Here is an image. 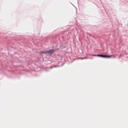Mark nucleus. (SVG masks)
Here are the masks:
<instances>
[{"instance_id":"f257e3e1","label":"nucleus","mask_w":128,"mask_h":128,"mask_svg":"<svg viewBox=\"0 0 128 128\" xmlns=\"http://www.w3.org/2000/svg\"><path fill=\"white\" fill-rule=\"evenodd\" d=\"M55 51L54 50H50L48 51H46V53L50 54H52Z\"/></svg>"},{"instance_id":"f03ea898","label":"nucleus","mask_w":128,"mask_h":128,"mask_svg":"<svg viewBox=\"0 0 128 128\" xmlns=\"http://www.w3.org/2000/svg\"><path fill=\"white\" fill-rule=\"evenodd\" d=\"M96 56H100L101 57L104 58H105V55H104L102 54H98L96 55Z\"/></svg>"},{"instance_id":"7ed1b4c3","label":"nucleus","mask_w":128,"mask_h":128,"mask_svg":"<svg viewBox=\"0 0 128 128\" xmlns=\"http://www.w3.org/2000/svg\"><path fill=\"white\" fill-rule=\"evenodd\" d=\"M105 57L110 58L112 56L105 55Z\"/></svg>"},{"instance_id":"20e7f679","label":"nucleus","mask_w":128,"mask_h":128,"mask_svg":"<svg viewBox=\"0 0 128 128\" xmlns=\"http://www.w3.org/2000/svg\"><path fill=\"white\" fill-rule=\"evenodd\" d=\"M46 51L45 52H40V54H41L42 53L46 54Z\"/></svg>"},{"instance_id":"39448f33","label":"nucleus","mask_w":128,"mask_h":128,"mask_svg":"<svg viewBox=\"0 0 128 128\" xmlns=\"http://www.w3.org/2000/svg\"><path fill=\"white\" fill-rule=\"evenodd\" d=\"M87 34H89V35H90V36H91V34H88V33H87Z\"/></svg>"}]
</instances>
